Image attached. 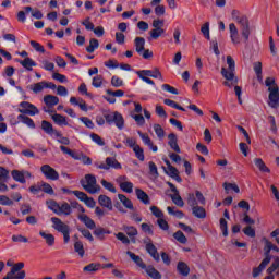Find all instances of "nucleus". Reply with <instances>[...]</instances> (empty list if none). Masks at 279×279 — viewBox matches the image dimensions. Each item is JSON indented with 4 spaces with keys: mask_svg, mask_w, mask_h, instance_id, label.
I'll return each mask as SVG.
<instances>
[{
    "mask_svg": "<svg viewBox=\"0 0 279 279\" xmlns=\"http://www.w3.org/2000/svg\"><path fill=\"white\" fill-rule=\"evenodd\" d=\"M97 125H108L114 124L118 130H123L125 128V119H123V114L118 111L105 113L104 116L96 117Z\"/></svg>",
    "mask_w": 279,
    "mask_h": 279,
    "instance_id": "1",
    "label": "nucleus"
},
{
    "mask_svg": "<svg viewBox=\"0 0 279 279\" xmlns=\"http://www.w3.org/2000/svg\"><path fill=\"white\" fill-rule=\"evenodd\" d=\"M231 16L235 23H238L240 27L241 35L245 39V43L250 40V20L247 19V15H239V12L236 10H233L231 12Z\"/></svg>",
    "mask_w": 279,
    "mask_h": 279,
    "instance_id": "2",
    "label": "nucleus"
},
{
    "mask_svg": "<svg viewBox=\"0 0 279 279\" xmlns=\"http://www.w3.org/2000/svg\"><path fill=\"white\" fill-rule=\"evenodd\" d=\"M7 267H11V270L2 279H25V277L27 276L25 270H23V268L25 267V263L23 262L14 264L12 259H9L7 262Z\"/></svg>",
    "mask_w": 279,
    "mask_h": 279,
    "instance_id": "3",
    "label": "nucleus"
},
{
    "mask_svg": "<svg viewBox=\"0 0 279 279\" xmlns=\"http://www.w3.org/2000/svg\"><path fill=\"white\" fill-rule=\"evenodd\" d=\"M263 241H265V258L262 260L257 268L253 269V278H258V276H260V271H263V269H265V267H267L268 264L271 263V242L267 240V238H264Z\"/></svg>",
    "mask_w": 279,
    "mask_h": 279,
    "instance_id": "4",
    "label": "nucleus"
},
{
    "mask_svg": "<svg viewBox=\"0 0 279 279\" xmlns=\"http://www.w3.org/2000/svg\"><path fill=\"white\" fill-rule=\"evenodd\" d=\"M80 184L89 195H95L101 191V186L97 184V178L93 174H86L85 179H81Z\"/></svg>",
    "mask_w": 279,
    "mask_h": 279,
    "instance_id": "5",
    "label": "nucleus"
},
{
    "mask_svg": "<svg viewBox=\"0 0 279 279\" xmlns=\"http://www.w3.org/2000/svg\"><path fill=\"white\" fill-rule=\"evenodd\" d=\"M51 222L53 230L63 234V243H69L71 241V227L58 217H52Z\"/></svg>",
    "mask_w": 279,
    "mask_h": 279,
    "instance_id": "6",
    "label": "nucleus"
},
{
    "mask_svg": "<svg viewBox=\"0 0 279 279\" xmlns=\"http://www.w3.org/2000/svg\"><path fill=\"white\" fill-rule=\"evenodd\" d=\"M227 64L229 66V71L226 68H222L221 75L222 77H225V80H228L229 82H233L236 63L234 62V59L232 58V56H227Z\"/></svg>",
    "mask_w": 279,
    "mask_h": 279,
    "instance_id": "7",
    "label": "nucleus"
},
{
    "mask_svg": "<svg viewBox=\"0 0 279 279\" xmlns=\"http://www.w3.org/2000/svg\"><path fill=\"white\" fill-rule=\"evenodd\" d=\"M17 111L23 116L28 114L29 117H36V114H40L38 107L28 101L20 102V108Z\"/></svg>",
    "mask_w": 279,
    "mask_h": 279,
    "instance_id": "8",
    "label": "nucleus"
},
{
    "mask_svg": "<svg viewBox=\"0 0 279 279\" xmlns=\"http://www.w3.org/2000/svg\"><path fill=\"white\" fill-rule=\"evenodd\" d=\"M145 250L151 256V258L156 263H160V254L158 253V248H156V245L151 242V239L146 238L144 239Z\"/></svg>",
    "mask_w": 279,
    "mask_h": 279,
    "instance_id": "9",
    "label": "nucleus"
},
{
    "mask_svg": "<svg viewBox=\"0 0 279 279\" xmlns=\"http://www.w3.org/2000/svg\"><path fill=\"white\" fill-rule=\"evenodd\" d=\"M97 169H104L105 171H110V169H122L121 162L114 157H107L106 163H95Z\"/></svg>",
    "mask_w": 279,
    "mask_h": 279,
    "instance_id": "10",
    "label": "nucleus"
},
{
    "mask_svg": "<svg viewBox=\"0 0 279 279\" xmlns=\"http://www.w3.org/2000/svg\"><path fill=\"white\" fill-rule=\"evenodd\" d=\"M167 184L169 185L170 191L174 193L170 196L173 204H175V206H179V208H183L184 201L182 199V196H180V191H178V187H175V185L171 182H167Z\"/></svg>",
    "mask_w": 279,
    "mask_h": 279,
    "instance_id": "11",
    "label": "nucleus"
},
{
    "mask_svg": "<svg viewBox=\"0 0 279 279\" xmlns=\"http://www.w3.org/2000/svg\"><path fill=\"white\" fill-rule=\"evenodd\" d=\"M40 171L45 175V178H47V180H60V174L58 173V171H56V169H53L49 165L41 166Z\"/></svg>",
    "mask_w": 279,
    "mask_h": 279,
    "instance_id": "12",
    "label": "nucleus"
},
{
    "mask_svg": "<svg viewBox=\"0 0 279 279\" xmlns=\"http://www.w3.org/2000/svg\"><path fill=\"white\" fill-rule=\"evenodd\" d=\"M269 106L270 108H278L279 104V88L278 85H275L274 87H269Z\"/></svg>",
    "mask_w": 279,
    "mask_h": 279,
    "instance_id": "13",
    "label": "nucleus"
},
{
    "mask_svg": "<svg viewBox=\"0 0 279 279\" xmlns=\"http://www.w3.org/2000/svg\"><path fill=\"white\" fill-rule=\"evenodd\" d=\"M41 130L45 132V134H48L49 136H62V132L53 129V124L47 120L41 121Z\"/></svg>",
    "mask_w": 279,
    "mask_h": 279,
    "instance_id": "14",
    "label": "nucleus"
},
{
    "mask_svg": "<svg viewBox=\"0 0 279 279\" xmlns=\"http://www.w3.org/2000/svg\"><path fill=\"white\" fill-rule=\"evenodd\" d=\"M78 219L80 221H82V223H84V226H86V228H88L89 230H95V228H97V225L95 223V220H93L90 217H88V215L86 214H80L78 215Z\"/></svg>",
    "mask_w": 279,
    "mask_h": 279,
    "instance_id": "15",
    "label": "nucleus"
},
{
    "mask_svg": "<svg viewBox=\"0 0 279 279\" xmlns=\"http://www.w3.org/2000/svg\"><path fill=\"white\" fill-rule=\"evenodd\" d=\"M229 32L231 43H233V45H239V43H241V39L239 38V28H236V25L234 23L229 24Z\"/></svg>",
    "mask_w": 279,
    "mask_h": 279,
    "instance_id": "16",
    "label": "nucleus"
},
{
    "mask_svg": "<svg viewBox=\"0 0 279 279\" xmlns=\"http://www.w3.org/2000/svg\"><path fill=\"white\" fill-rule=\"evenodd\" d=\"M98 204L102 206V208H107V210H112L113 208L112 198L104 194L98 196Z\"/></svg>",
    "mask_w": 279,
    "mask_h": 279,
    "instance_id": "17",
    "label": "nucleus"
},
{
    "mask_svg": "<svg viewBox=\"0 0 279 279\" xmlns=\"http://www.w3.org/2000/svg\"><path fill=\"white\" fill-rule=\"evenodd\" d=\"M15 62H19L26 71H34L33 66H36L35 61L29 57H26L24 60L15 59Z\"/></svg>",
    "mask_w": 279,
    "mask_h": 279,
    "instance_id": "18",
    "label": "nucleus"
},
{
    "mask_svg": "<svg viewBox=\"0 0 279 279\" xmlns=\"http://www.w3.org/2000/svg\"><path fill=\"white\" fill-rule=\"evenodd\" d=\"M169 142L168 145L171 147V149H173V151H175V154H180V146L178 145V136L175 135V133H170L168 135Z\"/></svg>",
    "mask_w": 279,
    "mask_h": 279,
    "instance_id": "19",
    "label": "nucleus"
},
{
    "mask_svg": "<svg viewBox=\"0 0 279 279\" xmlns=\"http://www.w3.org/2000/svg\"><path fill=\"white\" fill-rule=\"evenodd\" d=\"M138 135L141 136L144 145H147L151 151H158V146L154 145V142H151V138L149 135L142 133L141 131L138 132Z\"/></svg>",
    "mask_w": 279,
    "mask_h": 279,
    "instance_id": "20",
    "label": "nucleus"
},
{
    "mask_svg": "<svg viewBox=\"0 0 279 279\" xmlns=\"http://www.w3.org/2000/svg\"><path fill=\"white\" fill-rule=\"evenodd\" d=\"M44 104L48 108H53V106H58L60 104V98H58V96H53V95H46V96H44Z\"/></svg>",
    "mask_w": 279,
    "mask_h": 279,
    "instance_id": "21",
    "label": "nucleus"
},
{
    "mask_svg": "<svg viewBox=\"0 0 279 279\" xmlns=\"http://www.w3.org/2000/svg\"><path fill=\"white\" fill-rule=\"evenodd\" d=\"M123 231L128 236H130L132 243H136L134 236L138 235V230L134 226H123Z\"/></svg>",
    "mask_w": 279,
    "mask_h": 279,
    "instance_id": "22",
    "label": "nucleus"
},
{
    "mask_svg": "<svg viewBox=\"0 0 279 279\" xmlns=\"http://www.w3.org/2000/svg\"><path fill=\"white\" fill-rule=\"evenodd\" d=\"M39 235L41 236V239L45 240L48 247H53V245H56V236L53 234L47 233L45 231H39Z\"/></svg>",
    "mask_w": 279,
    "mask_h": 279,
    "instance_id": "23",
    "label": "nucleus"
},
{
    "mask_svg": "<svg viewBox=\"0 0 279 279\" xmlns=\"http://www.w3.org/2000/svg\"><path fill=\"white\" fill-rule=\"evenodd\" d=\"M135 194H136L137 199H140V202H142V204H145L147 206L151 203L149 199V195H147L145 193V191H143L142 189L136 187Z\"/></svg>",
    "mask_w": 279,
    "mask_h": 279,
    "instance_id": "24",
    "label": "nucleus"
},
{
    "mask_svg": "<svg viewBox=\"0 0 279 279\" xmlns=\"http://www.w3.org/2000/svg\"><path fill=\"white\" fill-rule=\"evenodd\" d=\"M126 255L131 258V260H133L135 263V265H137V267H141V269H145L146 268V265L143 262V258H141V256L134 254L131 251H128Z\"/></svg>",
    "mask_w": 279,
    "mask_h": 279,
    "instance_id": "25",
    "label": "nucleus"
},
{
    "mask_svg": "<svg viewBox=\"0 0 279 279\" xmlns=\"http://www.w3.org/2000/svg\"><path fill=\"white\" fill-rule=\"evenodd\" d=\"M106 234H112V232L104 227L95 228L94 230V235L97 236L99 241H105Z\"/></svg>",
    "mask_w": 279,
    "mask_h": 279,
    "instance_id": "26",
    "label": "nucleus"
},
{
    "mask_svg": "<svg viewBox=\"0 0 279 279\" xmlns=\"http://www.w3.org/2000/svg\"><path fill=\"white\" fill-rule=\"evenodd\" d=\"M135 51L138 54H143L145 51V39L143 37H136L134 39Z\"/></svg>",
    "mask_w": 279,
    "mask_h": 279,
    "instance_id": "27",
    "label": "nucleus"
},
{
    "mask_svg": "<svg viewBox=\"0 0 279 279\" xmlns=\"http://www.w3.org/2000/svg\"><path fill=\"white\" fill-rule=\"evenodd\" d=\"M177 271L181 275V276H189V274H191V268L189 267V265L184 262H179L177 265Z\"/></svg>",
    "mask_w": 279,
    "mask_h": 279,
    "instance_id": "28",
    "label": "nucleus"
},
{
    "mask_svg": "<svg viewBox=\"0 0 279 279\" xmlns=\"http://www.w3.org/2000/svg\"><path fill=\"white\" fill-rule=\"evenodd\" d=\"M52 121L56 123V125H69V122L66 121V117L60 114V113H54L51 116Z\"/></svg>",
    "mask_w": 279,
    "mask_h": 279,
    "instance_id": "29",
    "label": "nucleus"
},
{
    "mask_svg": "<svg viewBox=\"0 0 279 279\" xmlns=\"http://www.w3.org/2000/svg\"><path fill=\"white\" fill-rule=\"evenodd\" d=\"M17 120L21 121V123H24V125H27L32 130L36 129V123H34V120L27 116L19 114Z\"/></svg>",
    "mask_w": 279,
    "mask_h": 279,
    "instance_id": "30",
    "label": "nucleus"
},
{
    "mask_svg": "<svg viewBox=\"0 0 279 279\" xmlns=\"http://www.w3.org/2000/svg\"><path fill=\"white\" fill-rule=\"evenodd\" d=\"M145 269L146 274H148V276L153 279H161L162 275H160V271H158L156 268H154V266H146V268H142Z\"/></svg>",
    "mask_w": 279,
    "mask_h": 279,
    "instance_id": "31",
    "label": "nucleus"
},
{
    "mask_svg": "<svg viewBox=\"0 0 279 279\" xmlns=\"http://www.w3.org/2000/svg\"><path fill=\"white\" fill-rule=\"evenodd\" d=\"M192 215H194V217L197 219H206V209L197 205L196 207L192 208Z\"/></svg>",
    "mask_w": 279,
    "mask_h": 279,
    "instance_id": "32",
    "label": "nucleus"
},
{
    "mask_svg": "<svg viewBox=\"0 0 279 279\" xmlns=\"http://www.w3.org/2000/svg\"><path fill=\"white\" fill-rule=\"evenodd\" d=\"M254 162H255V167H257V169H259L262 173H271V170L269 169V167H267V165H265V161H263L260 158H255Z\"/></svg>",
    "mask_w": 279,
    "mask_h": 279,
    "instance_id": "33",
    "label": "nucleus"
},
{
    "mask_svg": "<svg viewBox=\"0 0 279 279\" xmlns=\"http://www.w3.org/2000/svg\"><path fill=\"white\" fill-rule=\"evenodd\" d=\"M11 175L15 182H20V184H25L27 182L25 180V174H23V171L20 170H13L11 171Z\"/></svg>",
    "mask_w": 279,
    "mask_h": 279,
    "instance_id": "34",
    "label": "nucleus"
},
{
    "mask_svg": "<svg viewBox=\"0 0 279 279\" xmlns=\"http://www.w3.org/2000/svg\"><path fill=\"white\" fill-rule=\"evenodd\" d=\"M118 199L123 204V206L125 208H128L129 210H133L134 209V204L130 201V198H128V196H125L124 194H119L118 195Z\"/></svg>",
    "mask_w": 279,
    "mask_h": 279,
    "instance_id": "35",
    "label": "nucleus"
},
{
    "mask_svg": "<svg viewBox=\"0 0 279 279\" xmlns=\"http://www.w3.org/2000/svg\"><path fill=\"white\" fill-rule=\"evenodd\" d=\"M45 88H46L45 81L29 85V90H33L35 95H38V93H43Z\"/></svg>",
    "mask_w": 279,
    "mask_h": 279,
    "instance_id": "36",
    "label": "nucleus"
},
{
    "mask_svg": "<svg viewBox=\"0 0 279 279\" xmlns=\"http://www.w3.org/2000/svg\"><path fill=\"white\" fill-rule=\"evenodd\" d=\"M73 213V209H71V205L69 203L63 202L61 205H59V214L58 215H65L69 216Z\"/></svg>",
    "mask_w": 279,
    "mask_h": 279,
    "instance_id": "37",
    "label": "nucleus"
},
{
    "mask_svg": "<svg viewBox=\"0 0 279 279\" xmlns=\"http://www.w3.org/2000/svg\"><path fill=\"white\" fill-rule=\"evenodd\" d=\"M133 151L137 160H140L141 162H145V150L143 149V147H141V145L135 146L133 148Z\"/></svg>",
    "mask_w": 279,
    "mask_h": 279,
    "instance_id": "38",
    "label": "nucleus"
},
{
    "mask_svg": "<svg viewBox=\"0 0 279 279\" xmlns=\"http://www.w3.org/2000/svg\"><path fill=\"white\" fill-rule=\"evenodd\" d=\"M173 239H175V241H178L182 245H186V243H189V239H186V235H184L181 230L173 233Z\"/></svg>",
    "mask_w": 279,
    "mask_h": 279,
    "instance_id": "39",
    "label": "nucleus"
},
{
    "mask_svg": "<svg viewBox=\"0 0 279 279\" xmlns=\"http://www.w3.org/2000/svg\"><path fill=\"white\" fill-rule=\"evenodd\" d=\"M46 205L50 210H52V213H54L56 215L59 214L60 204H58V202H56L54 199H49V201H46Z\"/></svg>",
    "mask_w": 279,
    "mask_h": 279,
    "instance_id": "40",
    "label": "nucleus"
},
{
    "mask_svg": "<svg viewBox=\"0 0 279 279\" xmlns=\"http://www.w3.org/2000/svg\"><path fill=\"white\" fill-rule=\"evenodd\" d=\"M95 49H99V40L92 38L89 40V46L86 47L87 53H94Z\"/></svg>",
    "mask_w": 279,
    "mask_h": 279,
    "instance_id": "41",
    "label": "nucleus"
},
{
    "mask_svg": "<svg viewBox=\"0 0 279 279\" xmlns=\"http://www.w3.org/2000/svg\"><path fill=\"white\" fill-rule=\"evenodd\" d=\"M74 251L77 252L81 258H84V254H86V251H84V243H82V241L74 242Z\"/></svg>",
    "mask_w": 279,
    "mask_h": 279,
    "instance_id": "42",
    "label": "nucleus"
},
{
    "mask_svg": "<svg viewBox=\"0 0 279 279\" xmlns=\"http://www.w3.org/2000/svg\"><path fill=\"white\" fill-rule=\"evenodd\" d=\"M163 104L166 106H170V108H174L175 110H181V112H186V109L184 107L180 106L178 102L171 99H165Z\"/></svg>",
    "mask_w": 279,
    "mask_h": 279,
    "instance_id": "43",
    "label": "nucleus"
},
{
    "mask_svg": "<svg viewBox=\"0 0 279 279\" xmlns=\"http://www.w3.org/2000/svg\"><path fill=\"white\" fill-rule=\"evenodd\" d=\"M120 189L124 193H133V191H134V183H132L130 181H125L124 183L120 184Z\"/></svg>",
    "mask_w": 279,
    "mask_h": 279,
    "instance_id": "44",
    "label": "nucleus"
},
{
    "mask_svg": "<svg viewBox=\"0 0 279 279\" xmlns=\"http://www.w3.org/2000/svg\"><path fill=\"white\" fill-rule=\"evenodd\" d=\"M223 189L227 193H230V191H234V193H241V190L239 189V185L234 184V183H223Z\"/></svg>",
    "mask_w": 279,
    "mask_h": 279,
    "instance_id": "45",
    "label": "nucleus"
},
{
    "mask_svg": "<svg viewBox=\"0 0 279 279\" xmlns=\"http://www.w3.org/2000/svg\"><path fill=\"white\" fill-rule=\"evenodd\" d=\"M77 230H78V232H81V234H83L84 239H87V241H89L90 243H93V241H95V238H93V233H90V231L88 229L78 227Z\"/></svg>",
    "mask_w": 279,
    "mask_h": 279,
    "instance_id": "46",
    "label": "nucleus"
},
{
    "mask_svg": "<svg viewBox=\"0 0 279 279\" xmlns=\"http://www.w3.org/2000/svg\"><path fill=\"white\" fill-rule=\"evenodd\" d=\"M201 32L203 34V36L207 39L210 40V23L206 22L202 27H201Z\"/></svg>",
    "mask_w": 279,
    "mask_h": 279,
    "instance_id": "47",
    "label": "nucleus"
},
{
    "mask_svg": "<svg viewBox=\"0 0 279 279\" xmlns=\"http://www.w3.org/2000/svg\"><path fill=\"white\" fill-rule=\"evenodd\" d=\"M167 210L170 215L177 217V219H182L184 217V213L182 210H175V207L168 206Z\"/></svg>",
    "mask_w": 279,
    "mask_h": 279,
    "instance_id": "48",
    "label": "nucleus"
},
{
    "mask_svg": "<svg viewBox=\"0 0 279 279\" xmlns=\"http://www.w3.org/2000/svg\"><path fill=\"white\" fill-rule=\"evenodd\" d=\"M162 34H165L163 28H154L149 32V36L150 38H153V40H158V38L162 36Z\"/></svg>",
    "mask_w": 279,
    "mask_h": 279,
    "instance_id": "49",
    "label": "nucleus"
},
{
    "mask_svg": "<svg viewBox=\"0 0 279 279\" xmlns=\"http://www.w3.org/2000/svg\"><path fill=\"white\" fill-rule=\"evenodd\" d=\"M100 184L104 186V189H106L107 191H109L110 193H117V187H114V184L106 181V179H102L100 181Z\"/></svg>",
    "mask_w": 279,
    "mask_h": 279,
    "instance_id": "50",
    "label": "nucleus"
},
{
    "mask_svg": "<svg viewBox=\"0 0 279 279\" xmlns=\"http://www.w3.org/2000/svg\"><path fill=\"white\" fill-rule=\"evenodd\" d=\"M102 84H104V76L97 75L93 77L92 86H94V88H101Z\"/></svg>",
    "mask_w": 279,
    "mask_h": 279,
    "instance_id": "51",
    "label": "nucleus"
},
{
    "mask_svg": "<svg viewBox=\"0 0 279 279\" xmlns=\"http://www.w3.org/2000/svg\"><path fill=\"white\" fill-rule=\"evenodd\" d=\"M90 138L94 141V143H96V145H99V147H104V145H106L104 138H101V136H99L97 133H92Z\"/></svg>",
    "mask_w": 279,
    "mask_h": 279,
    "instance_id": "52",
    "label": "nucleus"
},
{
    "mask_svg": "<svg viewBox=\"0 0 279 279\" xmlns=\"http://www.w3.org/2000/svg\"><path fill=\"white\" fill-rule=\"evenodd\" d=\"M101 267V264H95L92 263L83 268V271H88L89 274H93L94 271H98V269Z\"/></svg>",
    "mask_w": 279,
    "mask_h": 279,
    "instance_id": "53",
    "label": "nucleus"
},
{
    "mask_svg": "<svg viewBox=\"0 0 279 279\" xmlns=\"http://www.w3.org/2000/svg\"><path fill=\"white\" fill-rule=\"evenodd\" d=\"M0 206H14V201L7 195H0Z\"/></svg>",
    "mask_w": 279,
    "mask_h": 279,
    "instance_id": "54",
    "label": "nucleus"
},
{
    "mask_svg": "<svg viewBox=\"0 0 279 279\" xmlns=\"http://www.w3.org/2000/svg\"><path fill=\"white\" fill-rule=\"evenodd\" d=\"M111 86H113V88H121V86H123V81L121 77L113 75L111 77Z\"/></svg>",
    "mask_w": 279,
    "mask_h": 279,
    "instance_id": "55",
    "label": "nucleus"
},
{
    "mask_svg": "<svg viewBox=\"0 0 279 279\" xmlns=\"http://www.w3.org/2000/svg\"><path fill=\"white\" fill-rule=\"evenodd\" d=\"M150 211L154 217H157V219H162V217H165V214L162 210H160V208H158V206H150Z\"/></svg>",
    "mask_w": 279,
    "mask_h": 279,
    "instance_id": "56",
    "label": "nucleus"
},
{
    "mask_svg": "<svg viewBox=\"0 0 279 279\" xmlns=\"http://www.w3.org/2000/svg\"><path fill=\"white\" fill-rule=\"evenodd\" d=\"M154 131L158 138L162 140L165 136V129L160 124H154Z\"/></svg>",
    "mask_w": 279,
    "mask_h": 279,
    "instance_id": "57",
    "label": "nucleus"
},
{
    "mask_svg": "<svg viewBox=\"0 0 279 279\" xmlns=\"http://www.w3.org/2000/svg\"><path fill=\"white\" fill-rule=\"evenodd\" d=\"M106 93L110 97H123V95H125V92L123 89H118V90L107 89Z\"/></svg>",
    "mask_w": 279,
    "mask_h": 279,
    "instance_id": "58",
    "label": "nucleus"
},
{
    "mask_svg": "<svg viewBox=\"0 0 279 279\" xmlns=\"http://www.w3.org/2000/svg\"><path fill=\"white\" fill-rule=\"evenodd\" d=\"M116 238L118 239V241H121L123 245H130V238L123 232H119L118 234H116Z\"/></svg>",
    "mask_w": 279,
    "mask_h": 279,
    "instance_id": "59",
    "label": "nucleus"
},
{
    "mask_svg": "<svg viewBox=\"0 0 279 279\" xmlns=\"http://www.w3.org/2000/svg\"><path fill=\"white\" fill-rule=\"evenodd\" d=\"M220 230L222 231V236H228V221H226V218H220Z\"/></svg>",
    "mask_w": 279,
    "mask_h": 279,
    "instance_id": "60",
    "label": "nucleus"
},
{
    "mask_svg": "<svg viewBox=\"0 0 279 279\" xmlns=\"http://www.w3.org/2000/svg\"><path fill=\"white\" fill-rule=\"evenodd\" d=\"M148 167H149L150 175H155V178H158V175H160L158 173V167L156 166V163L154 161L148 162Z\"/></svg>",
    "mask_w": 279,
    "mask_h": 279,
    "instance_id": "61",
    "label": "nucleus"
},
{
    "mask_svg": "<svg viewBox=\"0 0 279 279\" xmlns=\"http://www.w3.org/2000/svg\"><path fill=\"white\" fill-rule=\"evenodd\" d=\"M80 121H82V123H84V125H86L89 130L95 128V123L88 117H81Z\"/></svg>",
    "mask_w": 279,
    "mask_h": 279,
    "instance_id": "62",
    "label": "nucleus"
},
{
    "mask_svg": "<svg viewBox=\"0 0 279 279\" xmlns=\"http://www.w3.org/2000/svg\"><path fill=\"white\" fill-rule=\"evenodd\" d=\"M243 233L246 236H250L251 239H254L256 236V230H254V228H252L251 226H247L246 228H244Z\"/></svg>",
    "mask_w": 279,
    "mask_h": 279,
    "instance_id": "63",
    "label": "nucleus"
},
{
    "mask_svg": "<svg viewBox=\"0 0 279 279\" xmlns=\"http://www.w3.org/2000/svg\"><path fill=\"white\" fill-rule=\"evenodd\" d=\"M31 46L35 51H38V53H45V47H43L38 41L31 40Z\"/></svg>",
    "mask_w": 279,
    "mask_h": 279,
    "instance_id": "64",
    "label": "nucleus"
}]
</instances>
